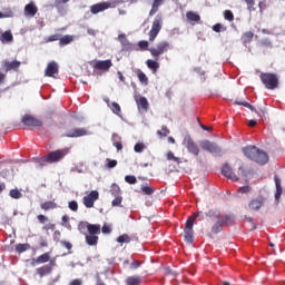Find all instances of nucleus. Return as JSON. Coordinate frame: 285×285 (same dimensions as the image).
Listing matches in <instances>:
<instances>
[{"label": "nucleus", "mask_w": 285, "mask_h": 285, "mask_svg": "<svg viewBox=\"0 0 285 285\" xmlns=\"http://www.w3.org/2000/svg\"><path fill=\"white\" fill-rule=\"evenodd\" d=\"M97 199H99V191L91 190L89 195L82 198L83 206H86V208H94Z\"/></svg>", "instance_id": "9"}, {"label": "nucleus", "mask_w": 285, "mask_h": 285, "mask_svg": "<svg viewBox=\"0 0 285 285\" xmlns=\"http://www.w3.org/2000/svg\"><path fill=\"white\" fill-rule=\"evenodd\" d=\"M164 26V18L161 14H157L153 21L151 29L148 33L149 41L153 43L155 39H157L159 32H161V28Z\"/></svg>", "instance_id": "6"}, {"label": "nucleus", "mask_w": 285, "mask_h": 285, "mask_svg": "<svg viewBox=\"0 0 285 285\" xmlns=\"http://www.w3.org/2000/svg\"><path fill=\"white\" fill-rule=\"evenodd\" d=\"M249 12H255V0H244Z\"/></svg>", "instance_id": "50"}, {"label": "nucleus", "mask_w": 285, "mask_h": 285, "mask_svg": "<svg viewBox=\"0 0 285 285\" xmlns=\"http://www.w3.org/2000/svg\"><path fill=\"white\" fill-rule=\"evenodd\" d=\"M2 68L4 71L10 72V70H19V68H21V61L19 60H13V61H8L4 60Z\"/></svg>", "instance_id": "18"}, {"label": "nucleus", "mask_w": 285, "mask_h": 285, "mask_svg": "<svg viewBox=\"0 0 285 285\" xmlns=\"http://www.w3.org/2000/svg\"><path fill=\"white\" fill-rule=\"evenodd\" d=\"M220 173L227 179H232V181H239V176L233 173V167L228 163L223 165Z\"/></svg>", "instance_id": "10"}, {"label": "nucleus", "mask_w": 285, "mask_h": 285, "mask_svg": "<svg viewBox=\"0 0 285 285\" xmlns=\"http://www.w3.org/2000/svg\"><path fill=\"white\" fill-rule=\"evenodd\" d=\"M69 208L73 213H77V210H79V204H77L76 200H71V202H69Z\"/></svg>", "instance_id": "53"}, {"label": "nucleus", "mask_w": 285, "mask_h": 285, "mask_svg": "<svg viewBox=\"0 0 285 285\" xmlns=\"http://www.w3.org/2000/svg\"><path fill=\"white\" fill-rule=\"evenodd\" d=\"M106 163H107V168H115V167H117V160H115V159L107 158Z\"/></svg>", "instance_id": "55"}, {"label": "nucleus", "mask_w": 285, "mask_h": 285, "mask_svg": "<svg viewBox=\"0 0 285 285\" xmlns=\"http://www.w3.org/2000/svg\"><path fill=\"white\" fill-rule=\"evenodd\" d=\"M224 18L226 19V21H235V14H233V11L230 10L224 11Z\"/></svg>", "instance_id": "49"}, {"label": "nucleus", "mask_w": 285, "mask_h": 285, "mask_svg": "<svg viewBox=\"0 0 285 285\" xmlns=\"http://www.w3.org/2000/svg\"><path fill=\"white\" fill-rule=\"evenodd\" d=\"M243 154L245 157H247V159H250V161H255L261 166H265V164L268 161V154L256 146H247L243 148Z\"/></svg>", "instance_id": "2"}, {"label": "nucleus", "mask_w": 285, "mask_h": 285, "mask_svg": "<svg viewBox=\"0 0 285 285\" xmlns=\"http://www.w3.org/2000/svg\"><path fill=\"white\" fill-rule=\"evenodd\" d=\"M88 135V129L86 128H73L65 134V137L77 138V137H86Z\"/></svg>", "instance_id": "15"}, {"label": "nucleus", "mask_w": 285, "mask_h": 285, "mask_svg": "<svg viewBox=\"0 0 285 285\" xmlns=\"http://www.w3.org/2000/svg\"><path fill=\"white\" fill-rule=\"evenodd\" d=\"M68 155V149H58L56 151H50L47 156H43L40 161L41 166L43 164H57Z\"/></svg>", "instance_id": "5"}, {"label": "nucleus", "mask_w": 285, "mask_h": 285, "mask_svg": "<svg viewBox=\"0 0 285 285\" xmlns=\"http://www.w3.org/2000/svg\"><path fill=\"white\" fill-rule=\"evenodd\" d=\"M197 217H200V219H206L204 212H197V213H194L191 216H189L186 220L184 233H185V242L187 244H193V239L195 235V230H193V226H195V222L197 220Z\"/></svg>", "instance_id": "3"}, {"label": "nucleus", "mask_w": 285, "mask_h": 285, "mask_svg": "<svg viewBox=\"0 0 285 285\" xmlns=\"http://www.w3.org/2000/svg\"><path fill=\"white\" fill-rule=\"evenodd\" d=\"M60 244L63 246V248H67V250H72V243L68 240H61Z\"/></svg>", "instance_id": "56"}, {"label": "nucleus", "mask_w": 285, "mask_h": 285, "mask_svg": "<svg viewBox=\"0 0 285 285\" xmlns=\"http://www.w3.org/2000/svg\"><path fill=\"white\" fill-rule=\"evenodd\" d=\"M110 2L109 1H104V2H98L96 4H92L90 7V12L91 14H99V12H105V10H110Z\"/></svg>", "instance_id": "11"}, {"label": "nucleus", "mask_w": 285, "mask_h": 285, "mask_svg": "<svg viewBox=\"0 0 285 285\" xmlns=\"http://www.w3.org/2000/svg\"><path fill=\"white\" fill-rule=\"evenodd\" d=\"M254 37H255V33L253 31H246L245 33H243L240 39L243 43H250Z\"/></svg>", "instance_id": "34"}, {"label": "nucleus", "mask_w": 285, "mask_h": 285, "mask_svg": "<svg viewBox=\"0 0 285 285\" xmlns=\"http://www.w3.org/2000/svg\"><path fill=\"white\" fill-rule=\"evenodd\" d=\"M87 230L89 235H94V236L101 235V225L89 224Z\"/></svg>", "instance_id": "29"}, {"label": "nucleus", "mask_w": 285, "mask_h": 285, "mask_svg": "<svg viewBox=\"0 0 285 285\" xmlns=\"http://www.w3.org/2000/svg\"><path fill=\"white\" fill-rule=\"evenodd\" d=\"M69 285H83V281L76 278L69 283Z\"/></svg>", "instance_id": "64"}, {"label": "nucleus", "mask_w": 285, "mask_h": 285, "mask_svg": "<svg viewBox=\"0 0 285 285\" xmlns=\"http://www.w3.org/2000/svg\"><path fill=\"white\" fill-rule=\"evenodd\" d=\"M249 190H250V186H243L238 188V193H240L242 195H245Z\"/></svg>", "instance_id": "63"}, {"label": "nucleus", "mask_w": 285, "mask_h": 285, "mask_svg": "<svg viewBox=\"0 0 285 285\" xmlns=\"http://www.w3.org/2000/svg\"><path fill=\"white\" fill-rule=\"evenodd\" d=\"M164 1L165 0H154L153 1L151 9L149 11V17H155V14H157V12H159V8H161V6H164Z\"/></svg>", "instance_id": "24"}, {"label": "nucleus", "mask_w": 285, "mask_h": 285, "mask_svg": "<svg viewBox=\"0 0 285 285\" xmlns=\"http://www.w3.org/2000/svg\"><path fill=\"white\" fill-rule=\"evenodd\" d=\"M37 219L40 224H45L46 222H48V217L43 214L38 215Z\"/></svg>", "instance_id": "62"}, {"label": "nucleus", "mask_w": 285, "mask_h": 285, "mask_svg": "<svg viewBox=\"0 0 285 285\" xmlns=\"http://www.w3.org/2000/svg\"><path fill=\"white\" fill-rule=\"evenodd\" d=\"M70 0H55V8L60 12L63 10V3H68Z\"/></svg>", "instance_id": "45"}, {"label": "nucleus", "mask_w": 285, "mask_h": 285, "mask_svg": "<svg viewBox=\"0 0 285 285\" xmlns=\"http://www.w3.org/2000/svg\"><path fill=\"white\" fill-rule=\"evenodd\" d=\"M72 41H75V37L66 35L60 38L59 46H68V43H72Z\"/></svg>", "instance_id": "35"}, {"label": "nucleus", "mask_w": 285, "mask_h": 285, "mask_svg": "<svg viewBox=\"0 0 285 285\" xmlns=\"http://www.w3.org/2000/svg\"><path fill=\"white\" fill-rule=\"evenodd\" d=\"M109 193L112 195V197H117L121 195V188L119 187V185L114 183L110 187Z\"/></svg>", "instance_id": "38"}, {"label": "nucleus", "mask_w": 285, "mask_h": 285, "mask_svg": "<svg viewBox=\"0 0 285 285\" xmlns=\"http://www.w3.org/2000/svg\"><path fill=\"white\" fill-rule=\"evenodd\" d=\"M274 181L276 186L275 199H279L282 197V179L278 176H274Z\"/></svg>", "instance_id": "31"}, {"label": "nucleus", "mask_w": 285, "mask_h": 285, "mask_svg": "<svg viewBox=\"0 0 285 285\" xmlns=\"http://www.w3.org/2000/svg\"><path fill=\"white\" fill-rule=\"evenodd\" d=\"M135 153H141L146 150V145L144 142H137L134 147Z\"/></svg>", "instance_id": "51"}, {"label": "nucleus", "mask_w": 285, "mask_h": 285, "mask_svg": "<svg viewBox=\"0 0 285 285\" xmlns=\"http://www.w3.org/2000/svg\"><path fill=\"white\" fill-rule=\"evenodd\" d=\"M112 146H115V148H117V150H122L124 149V145L121 144V136L118 134H114L112 138Z\"/></svg>", "instance_id": "30"}, {"label": "nucleus", "mask_w": 285, "mask_h": 285, "mask_svg": "<svg viewBox=\"0 0 285 285\" xmlns=\"http://www.w3.org/2000/svg\"><path fill=\"white\" fill-rule=\"evenodd\" d=\"M12 16H13V13L11 10H9L4 13L0 11V19H10V17H12Z\"/></svg>", "instance_id": "58"}, {"label": "nucleus", "mask_w": 285, "mask_h": 285, "mask_svg": "<svg viewBox=\"0 0 285 285\" xmlns=\"http://www.w3.org/2000/svg\"><path fill=\"white\" fill-rule=\"evenodd\" d=\"M236 106H244V108H248V110H252V112H257L258 117H264L265 111L264 109H261V111H257L253 105H250L247 101H242V100H235Z\"/></svg>", "instance_id": "20"}, {"label": "nucleus", "mask_w": 285, "mask_h": 285, "mask_svg": "<svg viewBox=\"0 0 285 285\" xmlns=\"http://www.w3.org/2000/svg\"><path fill=\"white\" fill-rule=\"evenodd\" d=\"M118 244H130L132 242V238L128 234H122L117 238Z\"/></svg>", "instance_id": "36"}, {"label": "nucleus", "mask_w": 285, "mask_h": 285, "mask_svg": "<svg viewBox=\"0 0 285 285\" xmlns=\"http://www.w3.org/2000/svg\"><path fill=\"white\" fill-rule=\"evenodd\" d=\"M52 266H55V263H50V265H43L38 267L36 273L39 275V277H46L47 275L52 274Z\"/></svg>", "instance_id": "19"}, {"label": "nucleus", "mask_w": 285, "mask_h": 285, "mask_svg": "<svg viewBox=\"0 0 285 285\" xmlns=\"http://www.w3.org/2000/svg\"><path fill=\"white\" fill-rule=\"evenodd\" d=\"M205 215H206L207 217H210V218L216 217V219H217V215H219V212L214 210V209H210V210H208Z\"/></svg>", "instance_id": "59"}, {"label": "nucleus", "mask_w": 285, "mask_h": 285, "mask_svg": "<svg viewBox=\"0 0 285 285\" xmlns=\"http://www.w3.org/2000/svg\"><path fill=\"white\" fill-rule=\"evenodd\" d=\"M41 210H55L56 208H59V205L55 200H47L45 203L40 204Z\"/></svg>", "instance_id": "25"}, {"label": "nucleus", "mask_w": 285, "mask_h": 285, "mask_svg": "<svg viewBox=\"0 0 285 285\" xmlns=\"http://www.w3.org/2000/svg\"><path fill=\"white\" fill-rule=\"evenodd\" d=\"M184 144L188 153H191V155H195L196 157L199 155V147L197 146V144H195V140H193V138H185Z\"/></svg>", "instance_id": "14"}, {"label": "nucleus", "mask_w": 285, "mask_h": 285, "mask_svg": "<svg viewBox=\"0 0 285 285\" xmlns=\"http://www.w3.org/2000/svg\"><path fill=\"white\" fill-rule=\"evenodd\" d=\"M223 224L219 223L218 220L213 225L212 227V233L213 235H217L218 233H222Z\"/></svg>", "instance_id": "42"}, {"label": "nucleus", "mask_w": 285, "mask_h": 285, "mask_svg": "<svg viewBox=\"0 0 285 285\" xmlns=\"http://www.w3.org/2000/svg\"><path fill=\"white\" fill-rule=\"evenodd\" d=\"M125 181L127 184H137V177L132 176V175H128L125 177Z\"/></svg>", "instance_id": "54"}, {"label": "nucleus", "mask_w": 285, "mask_h": 285, "mask_svg": "<svg viewBox=\"0 0 285 285\" xmlns=\"http://www.w3.org/2000/svg\"><path fill=\"white\" fill-rule=\"evenodd\" d=\"M141 190L144 195H153L155 193V188L148 186V185H142Z\"/></svg>", "instance_id": "47"}, {"label": "nucleus", "mask_w": 285, "mask_h": 285, "mask_svg": "<svg viewBox=\"0 0 285 285\" xmlns=\"http://www.w3.org/2000/svg\"><path fill=\"white\" fill-rule=\"evenodd\" d=\"M99 242V236H95V235H86V243L88 244V246H97Z\"/></svg>", "instance_id": "33"}, {"label": "nucleus", "mask_w": 285, "mask_h": 285, "mask_svg": "<svg viewBox=\"0 0 285 285\" xmlns=\"http://www.w3.org/2000/svg\"><path fill=\"white\" fill-rule=\"evenodd\" d=\"M115 199L111 202V206H121V202H124V198L121 195L114 196Z\"/></svg>", "instance_id": "52"}, {"label": "nucleus", "mask_w": 285, "mask_h": 285, "mask_svg": "<svg viewBox=\"0 0 285 285\" xmlns=\"http://www.w3.org/2000/svg\"><path fill=\"white\" fill-rule=\"evenodd\" d=\"M264 206V198L252 199L248 204L249 210H259Z\"/></svg>", "instance_id": "22"}, {"label": "nucleus", "mask_w": 285, "mask_h": 285, "mask_svg": "<svg viewBox=\"0 0 285 285\" xmlns=\"http://www.w3.org/2000/svg\"><path fill=\"white\" fill-rule=\"evenodd\" d=\"M137 77H138L140 83H144V86H148V76H146V73H144V71L139 70L137 72Z\"/></svg>", "instance_id": "40"}, {"label": "nucleus", "mask_w": 285, "mask_h": 285, "mask_svg": "<svg viewBox=\"0 0 285 285\" xmlns=\"http://www.w3.org/2000/svg\"><path fill=\"white\" fill-rule=\"evenodd\" d=\"M137 107L139 110H142V112H148V99L146 97H140L136 100Z\"/></svg>", "instance_id": "26"}, {"label": "nucleus", "mask_w": 285, "mask_h": 285, "mask_svg": "<svg viewBox=\"0 0 285 285\" xmlns=\"http://www.w3.org/2000/svg\"><path fill=\"white\" fill-rule=\"evenodd\" d=\"M122 3H128V0H109L110 8H117V6H121Z\"/></svg>", "instance_id": "46"}, {"label": "nucleus", "mask_w": 285, "mask_h": 285, "mask_svg": "<svg viewBox=\"0 0 285 285\" xmlns=\"http://www.w3.org/2000/svg\"><path fill=\"white\" fill-rule=\"evenodd\" d=\"M118 41L121 43L124 50H132V43L128 40L125 33L118 36Z\"/></svg>", "instance_id": "23"}, {"label": "nucleus", "mask_w": 285, "mask_h": 285, "mask_svg": "<svg viewBox=\"0 0 285 285\" xmlns=\"http://www.w3.org/2000/svg\"><path fill=\"white\" fill-rule=\"evenodd\" d=\"M45 75L46 77H55L56 75H59V65L56 61L49 62L45 70Z\"/></svg>", "instance_id": "16"}, {"label": "nucleus", "mask_w": 285, "mask_h": 285, "mask_svg": "<svg viewBox=\"0 0 285 285\" xmlns=\"http://www.w3.org/2000/svg\"><path fill=\"white\" fill-rule=\"evenodd\" d=\"M10 197H12V199H21V197H23V195L21 194V191H19V189H11L9 191Z\"/></svg>", "instance_id": "44"}, {"label": "nucleus", "mask_w": 285, "mask_h": 285, "mask_svg": "<svg viewBox=\"0 0 285 285\" xmlns=\"http://www.w3.org/2000/svg\"><path fill=\"white\" fill-rule=\"evenodd\" d=\"M186 17L187 21H190V23H199V21H202V17L195 11H187Z\"/></svg>", "instance_id": "28"}, {"label": "nucleus", "mask_w": 285, "mask_h": 285, "mask_svg": "<svg viewBox=\"0 0 285 285\" xmlns=\"http://www.w3.org/2000/svg\"><path fill=\"white\" fill-rule=\"evenodd\" d=\"M55 228H57V225H55V224H52V223H49V224H47V225H45V226L42 227V230H46V232H48V230H55Z\"/></svg>", "instance_id": "60"}, {"label": "nucleus", "mask_w": 285, "mask_h": 285, "mask_svg": "<svg viewBox=\"0 0 285 285\" xmlns=\"http://www.w3.org/2000/svg\"><path fill=\"white\" fill-rule=\"evenodd\" d=\"M259 79L267 90H275V88H279V78H277L275 73L262 72L259 75Z\"/></svg>", "instance_id": "4"}, {"label": "nucleus", "mask_w": 285, "mask_h": 285, "mask_svg": "<svg viewBox=\"0 0 285 285\" xmlns=\"http://www.w3.org/2000/svg\"><path fill=\"white\" fill-rule=\"evenodd\" d=\"M1 43H10L14 41V36H12V31H4L0 36Z\"/></svg>", "instance_id": "27"}, {"label": "nucleus", "mask_w": 285, "mask_h": 285, "mask_svg": "<svg viewBox=\"0 0 285 285\" xmlns=\"http://www.w3.org/2000/svg\"><path fill=\"white\" fill-rule=\"evenodd\" d=\"M31 246L30 244H18L16 245V252L17 253H26V250H30Z\"/></svg>", "instance_id": "39"}, {"label": "nucleus", "mask_w": 285, "mask_h": 285, "mask_svg": "<svg viewBox=\"0 0 285 285\" xmlns=\"http://www.w3.org/2000/svg\"><path fill=\"white\" fill-rule=\"evenodd\" d=\"M167 159H168V161H175L178 166H179V164H181V158L176 157L173 151L167 153Z\"/></svg>", "instance_id": "41"}, {"label": "nucleus", "mask_w": 285, "mask_h": 285, "mask_svg": "<svg viewBox=\"0 0 285 285\" xmlns=\"http://www.w3.org/2000/svg\"><path fill=\"white\" fill-rule=\"evenodd\" d=\"M200 148L207 153H212V155H219V153H222V148L210 140H203L200 142Z\"/></svg>", "instance_id": "8"}, {"label": "nucleus", "mask_w": 285, "mask_h": 285, "mask_svg": "<svg viewBox=\"0 0 285 285\" xmlns=\"http://www.w3.org/2000/svg\"><path fill=\"white\" fill-rule=\"evenodd\" d=\"M94 70H102V72H108L112 68V60H97L94 66Z\"/></svg>", "instance_id": "12"}, {"label": "nucleus", "mask_w": 285, "mask_h": 285, "mask_svg": "<svg viewBox=\"0 0 285 285\" xmlns=\"http://www.w3.org/2000/svg\"><path fill=\"white\" fill-rule=\"evenodd\" d=\"M139 266H141V263L139 261H132L130 264L131 271H137V268H139Z\"/></svg>", "instance_id": "61"}, {"label": "nucleus", "mask_w": 285, "mask_h": 285, "mask_svg": "<svg viewBox=\"0 0 285 285\" xmlns=\"http://www.w3.org/2000/svg\"><path fill=\"white\" fill-rule=\"evenodd\" d=\"M21 122L28 128H41V126H43V121L35 118L32 115H24L21 119Z\"/></svg>", "instance_id": "7"}, {"label": "nucleus", "mask_w": 285, "mask_h": 285, "mask_svg": "<svg viewBox=\"0 0 285 285\" xmlns=\"http://www.w3.org/2000/svg\"><path fill=\"white\" fill-rule=\"evenodd\" d=\"M126 285H141V277L140 276H129L125 281Z\"/></svg>", "instance_id": "32"}, {"label": "nucleus", "mask_w": 285, "mask_h": 285, "mask_svg": "<svg viewBox=\"0 0 285 285\" xmlns=\"http://www.w3.org/2000/svg\"><path fill=\"white\" fill-rule=\"evenodd\" d=\"M47 262H50V253H45L37 258L31 259V266H37L38 264H47Z\"/></svg>", "instance_id": "21"}, {"label": "nucleus", "mask_w": 285, "mask_h": 285, "mask_svg": "<svg viewBox=\"0 0 285 285\" xmlns=\"http://www.w3.org/2000/svg\"><path fill=\"white\" fill-rule=\"evenodd\" d=\"M170 135V129L166 125L161 126V130L157 131V136L161 139L164 137H168Z\"/></svg>", "instance_id": "37"}, {"label": "nucleus", "mask_w": 285, "mask_h": 285, "mask_svg": "<svg viewBox=\"0 0 285 285\" xmlns=\"http://www.w3.org/2000/svg\"><path fill=\"white\" fill-rule=\"evenodd\" d=\"M217 220L223 225V226H233L235 224V216L233 214H217Z\"/></svg>", "instance_id": "13"}, {"label": "nucleus", "mask_w": 285, "mask_h": 285, "mask_svg": "<svg viewBox=\"0 0 285 285\" xmlns=\"http://www.w3.org/2000/svg\"><path fill=\"white\" fill-rule=\"evenodd\" d=\"M110 109L112 110L114 115H121V106L117 102H111Z\"/></svg>", "instance_id": "43"}, {"label": "nucleus", "mask_w": 285, "mask_h": 285, "mask_svg": "<svg viewBox=\"0 0 285 285\" xmlns=\"http://www.w3.org/2000/svg\"><path fill=\"white\" fill-rule=\"evenodd\" d=\"M60 39H61V35L56 33V35L50 36V37L47 39V41H49V42H52V41H60Z\"/></svg>", "instance_id": "57"}, {"label": "nucleus", "mask_w": 285, "mask_h": 285, "mask_svg": "<svg viewBox=\"0 0 285 285\" xmlns=\"http://www.w3.org/2000/svg\"><path fill=\"white\" fill-rule=\"evenodd\" d=\"M89 226H90V223L80 222L79 225H78V230H80L81 233H86V230H88Z\"/></svg>", "instance_id": "48"}, {"label": "nucleus", "mask_w": 285, "mask_h": 285, "mask_svg": "<svg viewBox=\"0 0 285 285\" xmlns=\"http://www.w3.org/2000/svg\"><path fill=\"white\" fill-rule=\"evenodd\" d=\"M38 12H39V8L32 0L24 6V17H36Z\"/></svg>", "instance_id": "17"}, {"label": "nucleus", "mask_w": 285, "mask_h": 285, "mask_svg": "<svg viewBox=\"0 0 285 285\" xmlns=\"http://www.w3.org/2000/svg\"><path fill=\"white\" fill-rule=\"evenodd\" d=\"M149 46L150 43L148 42V40H141L138 42V47L140 48V50H142V52H145V50H148L151 57H154V60L148 59L146 61V66L155 75L157 70H159V57L161 55H166V52H168L173 48V46L168 40H161L158 43H156L155 47L149 48Z\"/></svg>", "instance_id": "1"}]
</instances>
